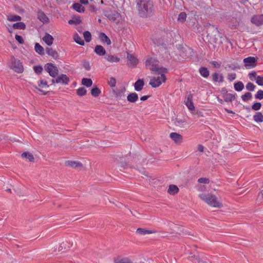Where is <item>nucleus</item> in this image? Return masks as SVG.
Segmentation results:
<instances>
[{"label": "nucleus", "mask_w": 263, "mask_h": 263, "mask_svg": "<svg viewBox=\"0 0 263 263\" xmlns=\"http://www.w3.org/2000/svg\"><path fill=\"white\" fill-rule=\"evenodd\" d=\"M261 104L260 102H256L252 106V109L254 110H258L260 109Z\"/></svg>", "instance_id": "nucleus-47"}, {"label": "nucleus", "mask_w": 263, "mask_h": 263, "mask_svg": "<svg viewBox=\"0 0 263 263\" xmlns=\"http://www.w3.org/2000/svg\"><path fill=\"white\" fill-rule=\"evenodd\" d=\"M39 86L40 87H48V82L46 80L41 79L40 80V83H39Z\"/></svg>", "instance_id": "nucleus-45"}, {"label": "nucleus", "mask_w": 263, "mask_h": 263, "mask_svg": "<svg viewBox=\"0 0 263 263\" xmlns=\"http://www.w3.org/2000/svg\"><path fill=\"white\" fill-rule=\"evenodd\" d=\"M83 67L86 70H90L91 69V66L90 63L87 61H84L83 62Z\"/></svg>", "instance_id": "nucleus-46"}, {"label": "nucleus", "mask_w": 263, "mask_h": 263, "mask_svg": "<svg viewBox=\"0 0 263 263\" xmlns=\"http://www.w3.org/2000/svg\"><path fill=\"white\" fill-rule=\"evenodd\" d=\"M212 79L213 81L215 82H218L219 83H222L224 81L223 76L221 74H219L217 72H215L212 74Z\"/></svg>", "instance_id": "nucleus-17"}, {"label": "nucleus", "mask_w": 263, "mask_h": 263, "mask_svg": "<svg viewBox=\"0 0 263 263\" xmlns=\"http://www.w3.org/2000/svg\"><path fill=\"white\" fill-rule=\"evenodd\" d=\"M236 78V74L235 73H228L227 76L228 79L232 82Z\"/></svg>", "instance_id": "nucleus-51"}, {"label": "nucleus", "mask_w": 263, "mask_h": 263, "mask_svg": "<svg viewBox=\"0 0 263 263\" xmlns=\"http://www.w3.org/2000/svg\"><path fill=\"white\" fill-rule=\"evenodd\" d=\"M101 93V91L97 87L92 88L91 90V94L93 97H97Z\"/></svg>", "instance_id": "nucleus-38"}, {"label": "nucleus", "mask_w": 263, "mask_h": 263, "mask_svg": "<svg viewBox=\"0 0 263 263\" xmlns=\"http://www.w3.org/2000/svg\"><path fill=\"white\" fill-rule=\"evenodd\" d=\"M256 77V72L255 71H253L249 74V77L251 80H253Z\"/></svg>", "instance_id": "nucleus-57"}, {"label": "nucleus", "mask_w": 263, "mask_h": 263, "mask_svg": "<svg viewBox=\"0 0 263 263\" xmlns=\"http://www.w3.org/2000/svg\"><path fill=\"white\" fill-rule=\"evenodd\" d=\"M234 88L236 91H240L244 88V84L241 81H238L234 83Z\"/></svg>", "instance_id": "nucleus-26"}, {"label": "nucleus", "mask_w": 263, "mask_h": 263, "mask_svg": "<svg viewBox=\"0 0 263 263\" xmlns=\"http://www.w3.org/2000/svg\"><path fill=\"white\" fill-rule=\"evenodd\" d=\"M156 72L158 76L152 78L149 81V85L154 88L159 87L162 82H165L166 79L164 74L166 72H162L161 71H156Z\"/></svg>", "instance_id": "nucleus-4"}, {"label": "nucleus", "mask_w": 263, "mask_h": 263, "mask_svg": "<svg viewBox=\"0 0 263 263\" xmlns=\"http://www.w3.org/2000/svg\"><path fill=\"white\" fill-rule=\"evenodd\" d=\"M186 18V14L185 12H181L179 14L178 21L181 22H184Z\"/></svg>", "instance_id": "nucleus-43"}, {"label": "nucleus", "mask_w": 263, "mask_h": 263, "mask_svg": "<svg viewBox=\"0 0 263 263\" xmlns=\"http://www.w3.org/2000/svg\"><path fill=\"white\" fill-rule=\"evenodd\" d=\"M256 83L260 86H263V76H258L256 79Z\"/></svg>", "instance_id": "nucleus-53"}, {"label": "nucleus", "mask_w": 263, "mask_h": 263, "mask_svg": "<svg viewBox=\"0 0 263 263\" xmlns=\"http://www.w3.org/2000/svg\"><path fill=\"white\" fill-rule=\"evenodd\" d=\"M185 105L187 107L189 110H193L195 109L193 103L192 102V100L191 99H190L189 97L187 98L186 102Z\"/></svg>", "instance_id": "nucleus-34"}, {"label": "nucleus", "mask_w": 263, "mask_h": 263, "mask_svg": "<svg viewBox=\"0 0 263 263\" xmlns=\"http://www.w3.org/2000/svg\"><path fill=\"white\" fill-rule=\"evenodd\" d=\"M95 52L99 56L104 55L106 53V50L101 45H96L95 47Z\"/></svg>", "instance_id": "nucleus-13"}, {"label": "nucleus", "mask_w": 263, "mask_h": 263, "mask_svg": "<svg viewBox=\"0 0 263 263\" xmlns=\"http://www.w3.org/2000/svg\"><path fill=\"white\" fill-rule=\"evenodd\" d=\"M43 67L41 66H34L33 70L37 74H40L43 71Z\"/></svg>", "instance_id": "nucleus-49"}, {"label": "nucleus", "mask_w": 263, "mask_h": 263, "mask_svg": "<svg viewBox=\"0 0 263 263\" xmlns=\"http://www.w3.org/2000/svg\"><path fill=\"white\" fill-rule=\"evenodd\" d=\"M226 111L228 113L233 114V111L228 109H225Z\"/></svg>", "instance_id": "nucleus-64"}, {"label": "nucleus", "mask_w": 263, "mask_h": 263, "mask_svg": "<svg viewBox=\"0 0 263 263\" xmlns=\"http://www.w3.org/2000/svg\"><path fill=\"white\" fill-rule=\"evenodd\" d=\"M105 59L110 63H117L120 61V59L118 57L114 55H107Z\"/></svg>", "instance_id": "nucleus-24"}, {"label": "nucleus", "mask_w": 263, "mask_h": 263, "mask_svg": "<svg viewBox=\"0 0 263 263\" xmlns=\"http://www.w3.org/2000/svg\"><path fill=\"white\" fill-rule=\"evenodd\" d=\"M22 157L24 158L28 159L30 162H33L34 160L33 155L29 153V152L23 153L22 154Z\"/></svg>", "instance_id": "nucleus-29"}, {"label": "nucleus", "mask_w": 263, "mask_h": 263, "mask_svg": "<svg viewBox=\"0 0 263 263\" xmlns=\"http://www.w3.org/2000/svg\"><path fill=\"white\" fill-rule=\"evenodd\" d=\"M137 233L140 235H145L147 234H152V231L142 228H138L137 230Z\"/></svg>", "instance_id": "nucleus-36"}, {"label": "nucleus", "mask_w": 263, "mask_h": 263, "mask_svg": "<svg viewBox=\"0 0 263 263\" xmlns=\"http://www.w3.org/2000/svg\"><path fill=\"white\" fill-rule=\"evenodd\" d=\"M198 150L201 152H203L204 150V147L202 145H198Z\"/></svg>", "instance_id": "nucleus-59"}, {"label": "nucleus", "mask_w": 263, "mask_h": 263, "mask_svg": "<svg viewBox=\"0 0 263 263\" xmlns=\"http://www.w3.org/2000/svg\"><path fill=\"white\" fill-rule=\"evenodd\" d=\"M10 68L13 70L15 72L21 73L24 71V68L22 63L18 60L12 58L11 59Z\"/></svg>", "instance_id": "nucleus-5"}, {"label": "nucleus", "mask_w": 263, "mask_h": 263, "mask_svg": "<svg viewBox=\"0 0 263 263\" xmlns=\"http://www.w3.org/2000/svg\"><path fill=\"white\" fill-rule=\"evenodd\" d=\"M13 27L14 29L24 30L26 28V25L23 22H20L14 23L13 25Z\"/></svg>", "instance_id": "nucleus-30"}, {"label": "nucleus", "mask_w": 263, "mask_h": 263, "mask_svg": "<svg viewBox=\"0 0 263 263\" xmlns=\"http://www.w3.org/2000/svg\"><path fill=\"white\" fill-rule=\"evenodd\" d=\"M136 3L138 13L141 17H149L154 14V4L152 0H136Z\"/></svg>", "instance_id": "nucleus-1"}, {"label": "nucleus", "mask_w": 263, "mask_h": 263, "mask_svg": "<svg viewBox=\"0 0 263 263\" xmlns=\"http://www.w3.org/2000/svg\"><path fill=\"white\" fill-rule=\"evenodd\" d=\"M82 84L88 87L92 85V81L90 79L83 78L82 80Z\"/></svg>", "instance_id": "nucleus-35"}, {"label": "nucleus", "mask_w": 263, "mask_h": 263, "mask_svg": "<svg viewBox=\"0 0 263 263\" xmlns=\"http://www.w3.org/2000/svg\"><path fill=\"white\" fill-rule=\"evenodd\" d=\"M81 22V17L79 15H74L71 20H69L68 23L70 25H78L80 24Z\"/></svg>", "instance_id": "nucleus-18"}, {"label": "nucleus", "mask_w": 263, "mask_h": 263, "mask_svg": "<svg viewBox=\"0 0 263 263\" xmlns=\"http://www.w3.org/2000/svg\"><path fill=\"white\" fill-rule=\"evenodd\" d=\"M15 39L20 44L24 43V40L21 35L17 34L15 35Z\"/></svg>", "instance_id": "nucleus-55"}, {"label": "nucleus", "mask_w": 263, "mask_h": 263, "mask_svg": "<svg viewBox=\"0 0 263 263\" xmlns=\"http://www.w3.org/2000/svg\"><path fill=\"white\" fill-rule=\"evenodd\" d=\"M149 97V96H144L140 98V100L141 101H145L148 99V98Z\"/></svg>", "instance_id": "nucleus-60"}, {"label": "nucleus", "mask_w": 263, "mask_h": 263, "mask_svg": "<svg viewBox=\"0 0 263 263\" xmlns=\"http://www.w3.org/2000/svg\"><path fill=\"white\" fill-rule=\"evenodd\" d=\"M44 68L45 70L49 73L51 77L55 78L58 76L59 70L53 64L50 63H47L45 64Z\"/></svg>", "instance_id": "nucleus-6"}, {"label": "nucleus", "mask_w": 263, "mask_h": 263, "mask_svg": "<svg viewBox=\"0 0 263 263\" xmlns=\"http://www.w3.org/2000/svg\"><path fill=\"white\" fill-rule=\"evenodd\" d=\"M246 89L249 91H253L255 88V85L251 82H249L246 85Z\"/></svg>", "instance_id": "nucleus-48"}, {"label": "nucleus", "mask_w": 263, "mask_h": 263, "mask_svg": "<svg viewBox=\"0 0 263 263\" xmlns=\"http://www.w3.org/2000/svg\"><path fill=\"white\" fill-rule=\"evenodd\" d=\"M67 165L75 169L81 168L83 167L82 163L78 161H67Z\"/></svg>", "instance_id": "nucleus-10"}, {"label": "nucleus", "mask_w": 263, "mask_h": 263, "mask_svg": "<svg viewBox=\"0 0 263 263\" xmlns=\"http://www.w3.org/2000/svg\"><path fill=\"white\" fill-rule=\"evenodd\" d=\"M74 41L78 44L83 46L85 44L84 41L81 38L80 36L79 35L78 33L74 34L73 35Z\"/></svg>", "instance_id": "nucleus-27"}, {"label": "nucleus", "mask_w": 263, "mask_h": 263, "mask_svg": "<svg viewBox=\"0 0 263 263\" xmlns=\"http://www.w3.org/2000/svg\"><path fill=\"white\" fill-rule=\"evenodd\" d=\"M34 49L35 51L41 55H43L44 54V49L43 47L40 45L39 43H35Z\"/></svg>", "instance_id": "nucleus-28"}, {"label": "nucleus", "mask_w": 263, "mask_h": 263, "mask_svg": "<svg viewBox=\"0 0 263 263\" xmlns=\"http://www.w3.org/2000/svg\"><path fill=\"white\" fill-rule=\"evenodd\" d=\"M199 197L211 206L220 208L222 207V203L218 200L217 197L211 194H200Z\"/></svg>", "instance_id": "nucleus-2"}, {"label": "nucleus", "mask_w": 263, "mask_h": 263, "mask_svg": "<svg viewBox=\"0 0 263 263\" xmlns=\"http://www.w3.org/2000/svg\"><path fill=\"white\" fill-rule=\"evenodd\" d=\"M68 243L69 244V246H68V248L72 247L74 246V243L72 241H70V240L68 239Z\"/></svg>", "instance_id": "nucleus-62"}, {"label": "nucleus", "mask_w": 263, "mask_h": 263, "mask_svg": "<svg viewBox=\"0 0 263 263\" xmlns=\"http://www.w3.org/2000/svg\"><path fill=\"white\" fill-rule=\"evenodd\" d=\"M108 84L111 87H114L116 86V80L114 78H110L108 81Z\"/></svg>", "instance_id": "nucleus-54"}, {"label": "nucleus", "mask_w": 263, "mask_h": 263, "mask_svg": "<svg viewBox=\"0 0 263 263\" xmlns=\"http://www.w3.org/2000/svg\"><path fill=\"white\" fill-rule=\"evenodd\" d=\"M128 65L130 66H135L138 63L137 59L133 54L127 53Z\"/></svg>", "instance_id": "nucleus-11"}, {"label": "nucleus", "mask_w": 263, "mask_h": 263, "mask_svg": "<svg viewBox=\"0 0 263 263\" xmlns=\"http://www.w3.org/2000/svg\"><path fill=\"white\" fill-rule=\"evenodd\" d=\"M253 119L256 122H263V115L260 112H257L253 116Z\"/></svg>", "instance_id": "nucleus-25"}, {"label": "nucleus", "mask_w": 263, "mask_h": 263, "mask_svg": "<svg viewBox=\"0 0 263 263\" xmlns=\"http://www.w3.org/2000/svg\"><path fill=\"white\" fill-rule=\"evenodd\" d=\"M251 22L257 26L263 25V14L254 15L251 18Z\"/></svg>", "instance_id": "nucleus-8"}, {"label": "nucleus", "mask_w": 263, "mask_h": 263, "mask_svg": "<svg viewBox=\"0 0 263 263\" xmlns=\"http://www.w3.org/2000/svg\"><path fill=\"white\" fill-rule=\"evenodd\" d=\"M144 85V82L143 79H138L134 84L135 90L140 91L142 90Z\"/></svg>", "instance_id": "nucleus-14"}, {"label": "nucleus", "mask_w": 263, "mask_h": 263, "mask_svg": "<svg viewBox=\"0 0 263 263\" xmlns=\"http://www.w3.org/2000/svg\"><path fill=\"white\" fill-rule=\"evenodd\" d=\"M83 36L86 42H90L91 40V35L89 31H85L83 33Z\"/></svg>", "instance_id": "nucleus-39"}, {"label": "nucleus", "mask_w": 263, "mask_h": 263, "mask_svg": "<svg viewBox=\"0 0 263 263\" xmlns=\"http://www.w3.org/2000/svg\"><path fill=\"white\" fill-rule=\"evenodd\" d=\"M87 90L84 87H80L77 89V93L79 96H83L86 93Z\"/></svg>", "instance_id": "nucleus-42"}, {"label": "nucleus", "mask_w": 263, "mask_h": 263, "mask_svg": "<svg viewBox=\"0 0 263 263\" xmlns=\"http://www.w3.org/2000/svg\"><path fill=\"white\" fill-rule=\"evenodd\" d=\"M119 16H120V14L119 13L114 12H111L110 14H108L107 17L110 20L115 21L116 20H117V18L119 17Z\"/></svg>", "instance_id": "nucleus-33"}, {"label": "nucleus", "mask_w": 263, "mask_h": 263, "mask_svg": "<svg viewBox=\"0 0 263 263\" xmlns=\"http://www.w3.org/2000/svg\"><path fill=\"white\" fill-rule=\"evenodd\" d=\"M210 63L215 68H219L220 67V66H221V63H218L217 61H212V62H211Z\"/></svg>", "instance_id": "nucleus-56"}, {"label": "nucleus", "mask_w": 263, "mask_h": 263, "mask_svg": "<svg viewBox=\"0 0 263 263\" xmlns=\"http://www.w3.org/2000/svg\"><path fill=\"white\" fill-rule=\"evenodd\" d=\"M138 99V96L136 92H133L129 94L127 97V100L130 103H135Z\"/></svg>", "instance_id": "nucleus-19"}, {"label": "nucleus", "mask_w": 263, "mask_h": 263, "mask_svg": "<svg viewBox=\"0 0 263 263\" xmlns=\"http://www.w3.org/2000/svg\"><path fill=\"white\" fill-rule=\"evenodd\" d=\"M80 2L81 4H82L84 5H87L88 4V0H80Z\"/></svg>", "instance_id": "nucleus-61"}, {"label": "nucleus", "mask_w": 263, "mask_h": 263, "mask_svg": "<svg viewBox=\"0 0 263 263\" xmlns=\"http://www.w3.org/2000/svg\"><path fill=\"white\" fill-rule=\"evenodd\" d=\"M37 18L42 22L43 24H46L49 23V19L45 14V13L41 10H39L37 12Z\"/></svg>", "instance_id": "nucleus-9"}, {"label": "nucleus", "mask_w": 263, "mask_h": 263, "mask_svg": "<svg viewBox=\"0 0 263 263\" xmlns=\"http://www.w3.org/2000/svg\"><path fill=\"white\" fill-rule=\"evenodd\" d=\"M225 68H226V69H227V68H229L232 70H235L236 69L235 66L234 65H231V64L227 65L226 67Z\"/></svg>", "instance_id": "nucleus-58"}, {"label": "nucleus", "mask_w": 263, "mask_h": 263, "mask_svg": "<svg viewBox=\"0 0 263 263\" xmlns=\"http://www.w3.org/2000/svg\"><path fill=\"white\" fill-rule=\"evenodd\" d=\"M199 72L200 75L205 78H208L210 74V72L209 70L207 68L204 67H201L199 70Z\"/></svg>", "instance_id": "nucleus-23"}, {"label": "nucleus", "mask_w": 263, "mask_h": 263, "mask_svg": "<svg viewBox=\"0 0 263 263\" xmlns=\"http://www.w3.org/2000/svg\"><path fill=\"white\" fill-rule=\"evenodd\" d=\"M170 138L176 143H181L182 141V136L177 133H171Z\"/></svg>", "instance_id": "nucleus-12"}, {"label": "nucleus", "mask_w": 263, "mask_h": 263, "mask_svg": "<svg viewBox=\"0 0 263 263\" xmlns=\"http://www.w3.org/2000/svg\"><path fill=\"white\" fill-rule=\"evenodd\" d=\"M243 62L245 67L250 69L256 66L257 59L253 57H249L244 59Z\"/></svg>", "instance_id": "nucleus-7"}, {"label": "nucleus", "mask_w": 263, "mask_h": 263, "mask_svg": "<svg viewBox=\"0 0 263 263\" xmlns=\"http://www.w3.org/2000/svg\"><path fill=\"white\" fill-rule=\"evenodd\" d=\"M158 62L155 59L151 58L146 60L145 66L153 71H161L162 72H167V69L166 68L159 67Z\"/></svg>", "instance_id": "nucleus-3"}, {"label": "nucleus", "mask_w": 263, "mask_h": 263, "mask_svg": "<svg viewBox=\"0 0 263 263\" xmlns=\"http://www.w3.org/2000/svg\"><path fill=\"white\" fill-rule=\"evenodd\" d=\"M46 53L54 59H57L58 57V52L51 48H47L46 49Z\"/></svg>", "instance_id": "nucleus-22"}, {"label": "nucleus", "mask_w": 263, "mask_h": 263, "mask_svg": "<svg viewBox=\"0 0 263 263\" xmlns=\"http://www.w3.org/2000/svg\"><path fill=\"white\" fill-rule=\"evenodd\" d=\"M42 39L43 41L48 46H51L53 43V37L49 33H46Z\"/></svg>", "instance_id": "nucleus-15"}, {"label": "nucleus", "mask_w": 263, "mask_h": 263, "mask_svg": "<svg viewBox=\"0 0 263 263\" xmlns=\"http://www.w3.org/2000/svg\"><path fill=\"white\" fill-rule=\"evenodd\" d=\"M115 263H132L131 260L126 257L118 258L115 260Z\"/></svg>", "instance_id": "nucleus-32"}, {"label": "nucleus", "mask_w": 263, "mask_h": 263, "mask_svg": "<svg viewBox=\"0 0 263 263\" xmlns=\"http://www.w3.org/2000/svg\"><path fill=\"white\" fill-rule=\"evenodd\" d=\"M125 91V88H123L122 89L117 91L116 93V97L121 98L122 97H124Z\"/></svg>", "instance_id": "nucleus-44"}, {"label": "nucleus", "mask_w": 263, "mask_h": 263, "mask_svg": "<svg viewBox=\"0 0 263 263\" xmlns=\"http://www.w3.org/2000/svg\"><path fill=\"white\" fill-rule=\"evenodd\" d=\"M72 8L76 11L82 13L85 11V8L80 3H74L72 5Z\"/></svg>", "instance_id": "nucleus-20"}, {"label": "nucleus", "mask_w": 263, "mask_h": 263, "mask_svg": "<svg viewBox=\"0 0 263 263\" xmlns=\"http://www.w3.org/2000/svg\"><path fill=\"white\" fill-rule=\"evenodd\" d=\"M198 182L200 183L209 184L210 180L207 178H200L198 179Z\"/></svg>", "instance_id": "nucleus-52"}, {"label": "nucleus", "mask_w": 263, "mask_h": 263, "mask_svg": "<svg viewBox=\"0 0 263 263\" xmlns=\"http://www.w3.org/2000/svg\"><path fill=\"white\" fill-rule=\"evenodd\" d=\"M236 99L235 94L227 93L224 96V100L226 102H231Z\"/></svg>", "instance_id": "nucleus-31"}, {"label": "nucleus", "mask_w": 263, "mask_h": 263, "mask_svg": "<svg viewBox=\"0 0 263 263\" xmlns=\"http://www.w3.org/2000/svg\"><path fill=\"white\" fill-rule=\"evenodd\" d=\"M99 37L102 42L106 43L107 45H110L111 44L110 40L104 33H100Z\"/></svg>", "instance_id": "nucleus-16"}, {"label": "nucleus", "mask_w": 263, "mask_h": 263, "mask_svg": "<svg viewBox=\"0 0 263 263\" xmlns=\"http://www.w3.org/2000/svg\"><path fill=\"white\" fill-rule=\"evenodd\" d=\"M57 83H66V74H62L55 79Z\"/></svg>", "instance_id": "nucleus-37"}, {"label": "nucleus", "mask_w": 263, "mask_h": 263, "mask_svg": "<svg viewBox=\"0 0 263 263\" xmlns=\"http://www.w3.org/2000/svg\"><path fill=\"white\" fill-rule=\"evenodd\" d=\"M34 87H35V88H36V89H38V90H39V91H40L41 92H43V93L44 95H46V94L47 93V92H48L47 91H44L43 90H42V89H41L38 88L36 86H35Z\"/></svg>", "instance_id": "nucleus-63"}, {"label": "nucleus", "mask_w": 263, "mask_h": 263, "mask_svg": "<svg viewBox=\"0 0 263 263\" xmlns=\"http://www.w3.org/2000/svg\"><path fill=\"white\" fill-rule=\"evenodd\" d=\"M8 20L12 22L20 21L21 20V17L17 15H9L8 16Z\"/></svg>", "instance_id": "nucleus-40"}, {"label": "nucleus", "mask_w": 263, "mask_h": 263, "mask_svg": "<svg viewBox=\"0 0 263 263\" xmlns=\"http://www.w3.org/2000/svg\"><path fill=\"white\" fill-rule=\"evenodd\" d=\"M255 97L257 99L261 100L263 99V90H259L256 94L255 95Z\"/></svg>", "instance_id": "nucleus-50"}, {"label": "nucleus", "mask_w": 263, "mask_h": 263, "mask_svg": "<svg viewBox=\"0 0 263 263\" xmlns=\"http://www.w3.org/2000/svg\"><path fill=\"white\" fill-rule=\"evenodd\" d=\"M167 192L170 194L174 195L178 193L179 189L176 185L172 184L169 185Z\"/></svg>", "instance_id": "nucleus-21"}, {"label": "nucleus", "mask_w": 263, "mask_h": 263, "mask_svg": "<svg viewBox=\"0 0 263 263\" xmlns=\"http://www.w3.org/2000/svg\"><path fill=\"white\" fill-rule=\"evenodd\" d=\"M252 98V94L251 92H247L241 96L242 100L247 102Z\"/></svg>", "instance_id": "nucleus-41"}]
</instances>
